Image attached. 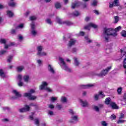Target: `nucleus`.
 Masks as SVG:
<instances>
[{
    "label": "nucleus",
    "mask_w": 126,
    "mask_h": 126,
    "mask_svg": "<svg viewBox=\"0 0 126 126\" xmlns=\"http://www.w3.org/2000/svg\"><path fill=\"white\" fill-rule=\"evenodd\" d=\"M122 29V27L119 26L115 29V32H113L114 30L112 28L104 29V33H103V36L105 42L108 43L109 42V40L110 39V36H113V37H116L117 36V32H119L120 30Z\"/></svg>",
    "instance_id": "obj_1"
},
{
    "label": "nucleus",
    "mask_w": 126,
    "mask_h": 126,
    "mask_svg": "<svg viewBox=\"0 0 126 126\" xmlns=\"http://www.w3.org/2000/svg\"><path fill=\"white\" fill-rule=\"evenodd\" d=\"M59 61L60 62V63H59V64L61 67V68H62V69H63V70H65L67 72H72L71 69L68 67V66H67V65L64 62V59L60 57L59 58Z\"/></svg>",
    "instance_id": "obj_2"
},
{
    "label": "nucleus",
    "mask_w": 126,
    "mask_h": 126,
    "mask_svg": "<svg viewBox=\"0 0 126 126\" xmlns=\"http://www.w3.org/2000/svg\"><path fill=\"white\" fill-rule=\"evenodd\" d=\"M36 50L37 51L36 55L38 57H44L45 56H47V53L42 51L44 50V47H43V46L40 45L37 46Z\"/></svg>",
    "instance_id": "obj_3"
},
{
    "label": "nucleus",
    "mask_w": 126,
    "mask_h": 126,
    "mask_svg": "<svg viewBox=\"0 0 126 126\" xmlns=\"http://www.w3.org/2000/svg\"><path fill=\"white\" fill-rule=\"evenodd\" d=\"M112 66H110L109 67H107L105 69L101 71V72L99 74H95V75H96L97 76H99V77H101V76H105V75H107L108 74V72L110 71V69H111Z\"/></svg>",
    "instance_id": "obj_4"
},
{
    "label": "nucleus",
    "mask_w": 126,
    "mask_h": 126,
    "mask_svg": "<svg viewBox=\"0 0 126 126\" xmlns=\"http://www.w3.org/2000/svg\"><path fill=\"white\" fill-rule=\"evenodd\" d=\"M48 86V83L47 82H43L42 84L39 87L40 90H43V89H44L45 90H46V91H48V92H52V90L50 89V88H45L46 86Z\"/></svg>",
    "instance_id": "obj_5"
},
{
    "label": "nucleus",
    "mask_w": 126,
    "mask_h": 126,
    "mask_svg": "<svg viewBox=\"0 0 126 126\" xmlns=\"http://www.w3.org/2000/svg\"><path fill=\"white\" fill-rule=\"evenodd\" d=\"M13 94H15V96H12L11 97V99L13 100H16V99H18L19 98H21L22 97V94H21L19 93V92H17L16 90H13L12 91Z\"/></svg>",
    "instance_id": "obj_6"
},
{
    "label": "nucleus",
    "mask_w": 126,
    "mask_h": 126,
    "mask_svg": "<svg viewBox=\"0 0 126 126\" xmlns=\"http://www.w3.org/2000/svg\"><path fill=\"white\" fill-rule=\"evenodd\" d=\"M69 113L70 114V115H72L71 119L72 121H74L75 122H77V121H78V117L77 116L75 115L76 113L74 112V111H73L72 109H69Z\"/></svg>",
    "instance_id": "obj_7"
},
{
    "label": "nucleus",
    "mask_w": 126,
    "mask_h": 126,
    "mask_svg": "<svg viewBox=\"0 0 126 126\" xmlns=\"http://www.w3.org/2000/svg\"><path fill=\"white\" fill-rule=\"evenodd\" d=\"M90 27H92L93 28L96 29L98 28V26L93 23H90L88 25L84 27V29L90 30Z\"/></svg>",
    "instance_id": "obj_8"
},
{
    "label": "nucleus",
    "mask_w": 126,
    "mask_h": 126,
    "mask_svg": "<svg viewBox=\"0 0 126 126\" xmlns=\"http://www.w3.org/2000/svg\"><path fill=\"white\" fill-rule=\"evenodd\" d=\"M57 22L59 23V24H65L67 26H70L73 24V23H72L71 22H69L68 21H65L62 22L61 19H57Z\"/></svg>",
    "instance_id": "obj_9"
},
{
    "label": "nucleus",
    "mask_w": 126,
    "mask_h": 126,
    "mask_svg": "<svg viewBox=\"0 0 126 126\" xmlns=\"http://www.w3.org/2000/svg\"><path fill=\"white\" fill-rule=\"evenodd\" d=\"M80 103L81 106L83 108H87L89 107V103H88V101L86 100H83L82 99H80Z\"/></svg>",
    "instance_id": "obj_10"
},
{
    "label": "nucleus",
    "mask_w": 126,
    "mask_h": 126,
    "mask_svg": "<svg viewBox=\"0 0 126 126\" xmlns=\"http://www.w3.org/2000/svg\"><path fill=\"white\" fill-rule=\"evenodd\" d=\"M30 111V106L26 105L24 107L19 110L20 113H25V112H29Z\"/></svg>",
    "instance_id": "obj_11"
},
{
    "label": "nucleus",
    "mask_w": 126,
    "mask_h": 126,
    "mask_svg": "<svg viewBox=\"0 0 126 126\" xmlns=\"http://www.w3.org/2000/svg\"><path fill=\"white\" fill-rule=\"evenodd\" d=\"M77 40L75 38H71L68 43V47L71 48L72 46H74L76 43Z\"/></svg>",
    "instance_id": "obj_12"
},
{
    "label": "nucleus",
    "mask_w": 126,
    "mask_h": 126,
    "mask_svg": "<svg viewBox=\"0 0 126 126\" xmlns=\"http://www.w3.org/2000/svg\"><path fill=\"white\" fill-rule=\"evenodd\" d=\"M24 97H28L29 100H35L37 98L35 96L32 95L31 94H28L27 93L24 94Z\"/></svg>",
    "instance_id": "obj_13"
},
{
    "label": "nucleus",
    "mask_w": 126,
    "mask_h": 126,
    "mask_svg": "<svg viewBox=\"0 0 126 126\" xmlns=\"http://www.w3.org/2000/svg\"><path fill=\"white\" fill-rule=\"evenodd\" d=\"M119 0H114L113 3H110L109 7L112 8L113 6H120Z\"/></svg>",
    "instance_id": "obj_14"
},
{
    "label": "nucleus",
    "mask_w": 126,
    "mask_h": 126,
    "mask_svg": "<svg viewBox=\"0 0 126 126\" xmlns=\"http://www.w3.org/2000/svg\"><path fill=\"white\" fill-rule=\"evenodd\" d=\"M121 54L122 55H123L122 57H124V56H125V58L124 59V60L123 61V67H124V68H126V51H124L123 50H121Z\"/></svg>",
    "instance_id": "obj_15"
},
{
    "label": "nucleus",
    "mask_w": 126,
    "mask_h": 126,
    "mask_svg": "<svg viewBox=\"0 0 126 126\" xmlns=\"http://www.w3.org/2000/svg\"><path fill=\"white\" fill-rule=\"evenodd\" d=\"M110 106L112 109H113V110H118V109L120 108L118 105H117V104H116V103L114 102L113 101L112 102H111Z\"/></svg>",
    "instance_id": "obj_16"
},
{
    "label": "nucleus",
    "mask_w": 126,
    "mask_h": 126,
    "mask_svg": "<svg viewBox=\"0 0 126 126\" xmlns=\"http://www.w3.org/2000/svg\"><path fill=\"white\" fill-rule=\"evenodd\" d=\"M48 69L49 72H50L52 74H55L56 73V71H55V69H54V67L52 66V65H48Z\"/></svg>",
    "instance_id": "obj_17"
},
{
    "label": "nucleus",
    "mask_w": 126,
    "mask_h": 126,
    "mask_svg": "<svg viewBox=\"0 0 126 126\" xmlns=\"http://www.w3.org/2000/svg\"><path fill=\"white\" fill-rule=\"evenodd\" d=\"M93 86H94V85L91 84H89L86 85H82L80 86L81 88L82 89H86L89 87H93Z\"/></svg>",
    "instance_id": "obj_18"
},
{
    "label": "nucleus",
    "mask_w": 126,
    "mask_h": 126,
    "mask_svg": "<svg viewBox=\"0 0 126 126\" xmlns=\"http://www.w3.org/2000/svg\"><path fill=\"white\" fill-rule=\"evenodd\" d=\"M23 79L25 82L28 83L29 82V80H30V76L29 75H25L23 77Z\"/></svg>",
    "instance_id": "obj_19"
},
{
    "label": "nucleus",
    "mask_w": 126,
    "mask_h": 126,
    "mask_svg": "<svg viewBox=\"0 0 126 126\" xmlns=\"http://www.w3.org/2000/svg\"><path fill=\"white\" fill-rule=\"evenodd\" d=\"M105 103L106 105H111V103H113V101H112V99H111V98L107 97L105 99Z\"/></svg>",
    "instance_id": "obj_20"
},
{
    "label": "nucleus",
    "mask_w": 126,
    "mask_h": 126,
    "mask_svg": "<svg viewBox=\"0 0 126 126\" xmlns=\"http://www.w3.org/2000/svg\"><path fill=\"white\" fill-rule=\"evenodd\" d=\"M8 5L11 7H15V6H16V2L13 1H10L8 3Z\"/></svg>",
    "instance_id": "obj_21"
},
{
    "label": "nucleus",
    "mask_w": 126,
    "mask_h": 126,
    "mask_svg": "<svg viewBox=\"0 0 126 126\" xmlns=\"http://www.w3.org/2000/svg\"><path fill=\"white\" fill-rule=\"evenodd\" d=\"M16 69L18 72H21V71H22V70L24 69V66L21 65V66H17L16 68Z\"/></svg>",
    "instance_id": "obj_22"
},
{
    "label": "nucleus",
    "mask_w": 126,
    "mask_h": 126,
    "mask_svg": "<svg viewBox=\"0 0 126 126\" xmlns=\"http://www.w3.org/2000/svg\"><path fill=\"white\" fill-rule=\"evenodd\" d=\"M31 30H35L36 29V25H35V22H32L31 23Z\"/></svg>",
    "instance_id": "obj_23"
},
{
    "label": "nucleus",
    "mask_w": 126,
    "mask_h": 126,
    "mask_svg": "<svg viewBox=\"0 0 126 126\" xmlns=\"http://www.w3.org/2000/svg\"><path fill=\"white\" fill-rule=\"evenodd\" d=\"M74 64L76 66H78L79 65V62H78L77 58L75 57L74 58Z\"/></svg>",
    "instance_id": "obj_24"
},
{
    "label": "nucleus",
    "mask_w": 126,
    "mask_h": 126,
    "mask_svg": "<svg viewBox=\"0 0 126 126\" xmlns=\"http://www.w3.org/2000/svg\"><path fill=\"white\" fill-rule=\"evenodd\" d=\"M92 108H93V110L95 111V112H100V109L99 108V107L97 106L93 105Z\"/></svg>",
    "instance_id": "obj_25"
},
{
    "label": "nucleus",
    "mask_w": 126,
    "mask_h": 126,
    "mask_svg": "<svg viewBox=\"0 0 126 126\" xmlns=\"http://www.w3.org/2000/svg\"><path fill=\"white\" fill-rule=\"evenodd\" d=\"M34 122L35 125L37 126H40V121L39 120V119L35 118L34 119Z\"/></svg>",
    "instance_id": "obj_26"
},
{
    "label": "nucleus",
    "mask_w": 126,
    "mask_h": 126,
    "mask_svg": "<svg viewBox=\"0 0 126 126\" xmlns=\"http://www.w3.org/2000/svg\"><path fill=\"white\" fill-rule=\"evenodd\" d=\"M72 16H75V17H77V16H79V15H80V13H79L78 11H75L74 12H73L72 13Z\"/></svg>",
    "instance_id": "obj_27"
},
{
    "label": "nucleus",
    "mask_w": 126,
    "mask_h": 126,
    "mask_svg": "<svg viewBox=\"0 0 126 126\" xmlns=\"http://www.w3.org/2000/svg\"><path fill=\"white\" fill-rule=\"evenodd\" d=\"M0 76L2 78H4V77H5V74H4L3 70L1 69H0Z\"/></svg>",
    "instance_id": "obj_28"
},
{
    "label": "nucleus",
    "mask_w": 126,
    "mask_h": 126,
    "mask_svg": "<svg viewBox=\"0 0 126 126\" xmlns=\"http://www.w3.org/2000/svg\"><path fill=\"white\" fill-rule=\"evenodd\" d=\"M7 15H8L9 17H12V16L14 15V14L13 12H12L11 11H7Z\"/></svg>",
    "instance_id": "obj_29"
},
{
    "label": "nucleus",
    "mask_w": 126,
    "mask_h": 126,
    "mask_svg": "<svg viewBox=\"0 0 126 126\" xmlns=\"http://www.w3.org/2000/svg\"><path fill=\"white\" fill-rule=\"evenodd\" d=\"M85 39L86 40V42L88 44H90V43H92V40L88 38V36H85Z\"/></svg>",
    "instance_id": "obj_30"
},
{
    "label": "nucleus",
    "mask_w": 126,
    "mask_h": 126,
    "mask_svg": "<svg viewBox=\"0 0 126 126\" xmlns=\"http://www.w3.org/2000/svg\"><path fill=\"white\" fill-rule=\"evenodd\" d=\"M37 20V17L36 16H32L30 17V20L31 21H34V20Z\"/></svg>",
    "instance_id": "obj_31"
},
{
    "label": "nucleus",
    "mask_w": 126,
    "mask_h": 126,
    "mask_svg": "<svg viewBox=\"0 0 126 126\" xmlns=\"http://www.w3.org/2000/svg\"><path fill=\"white\" fill-rule=\"evenodd\" d=\"M31 32L32 36H36L37 35V32L35 30H32Z\"/></svg>",
    "instance_id": "obj_32"
},
{
    "label": "nucleus",
    "mask_w": 126,
    "mask_h": 126,
    "mask_svg": "<svg viewBox=\"0 0 126 126\" xmlns=\"http://www.w3.org/2000/svg\"><path fill=\"white\" fill-rule=\"evenodd\" d=\"M12 59H13V56H9L8 57L7 62H8V63H11V61H12Z\"/></svg>",
    "instance_id": "obj_33"
},
{
    "label": "nucleus",
    "mask_w": 126,
    "mask_h": 126,
    "mask_svg": "<svg viewBox=\"0 0 126 126\" xmlns=\"http://www.w3.org/2000/svg\"><path fill=\"white\" fill-rule=\"evenodd\" d=\"M77 4H78L77 2L72 3L71 8H72L73 9H74L75 8L77 7Z\"/></svg>",
    "instance_id": "obj_34"
},
{
    "label": "nucleus",
    "mask_w": 126,
    "mask_h": 126,
    "mask_svg": "<svg viewBox=\"0 0 126 126\" xmlns=\"http://www.w3.org/2000/svg\"><path fill=\"white\" fill-rule=\"evenodd\" d=\"M61 6H62V5H61V3L57 2H56L55 3V7H56V8H57V9L61 8Z\"/></svg>",
    "instance_id": "obj_35"
},
{
    "label": "nucleus",
    "mask_w": 126,
    "mask_h": 126,
    "mask_svg": "<svg viewBox=\"0 0 126 126\" xmlns=\"http://www.w3.org/2000/svg\"><path fill=\"white\" fill-rule=\"evenodd\" d=\"M7 53V50H2L0 51V55H5Z\"/></svg>",
    "instance_id": "obj_36"
},
{
    "label": "nucleus",
    "mask_w": 126,
    "mask_h": 126,
    "mask_svg": "<svg viewBox=\"0 0 126 126\" xmlns=\"http://www.w3.org/2000/svg\"><path fill=\"white\" fill-rule=\"evenodd\" d=\"M99 96H100L99 94H95L94 95V98L95 101H98L99 100Z\"/></svg>",
    "instance_id": "obj_37"
},
{
    "label": "nucleus",
    "mask_w": 126,
    "mask_h": 126,
    "mask_svg": "<svg viewBox=\"0 0 126 126\" xmlns=\"http://www.w3.org/2000/svg\"><path fill=\"white\" fill-rule=\"evenodd\" d=\"M123 90V88H118L117 89V92H118V94L119 95H121L122 94V91Z\"/></svg>",
    "instance_id": "obj_38"
},
{
    "label": "nucleus",
    "mask_w": 126,
    "mask_h": 126,
    "mask_svg": "<svg viewBox=\"0 0 126 126\" xmlns=\"http://www.w3.org/2000/svg\"><path fill=\"white\" fill-rule=\"evenodd\" d=\"M61 101L62 102H63V103H66L67 102V99H66V97H64V96H63L61 98Z\"/></svg>",
    "instance_id": "obj_39"
},
{
    "label": "nucleus",
    "mask_w": 126,
    "mask_h": 126,
    "mask_svg": "<svg viewBox=\"0 0 126 126\" xmlns=\"http://www.w3.org/2000/svg\"><path fill=\"white\" fill-rule=\"evenodd\" d=\"M121 34L122 37H124L125 38H126V31H122Z\"/></svg>",
    "instance_id": "obj_40"
},
{
    "label": "nucleus",
    "mask_w": 126,
    "mask_h": 126,
    "mask_svg": "<svg viewBox=\"0 0 126 126\" xmlns=\"http://www.w3.org/2000/svg\"><path fill=\"white\" fill-rule=\"evenodd\" d=\"M34 114L35 113L34 112H32V115H30L29 116V119H30V120H31V121H34V117H33V116H34Z\"/></svg>",
    "instance_id": "obj_41"
},
{
    "label": "nucleus",
    "mask_w": 126,
    "mask_h": 126,
    "mask_svg": "<svg viewBox=\"0 0 126 126\" xmlns=\"http://www.w3.org/2000/svg\"><path fill=\"white\" fill-rule=\"evenodd\" d=\"M114 23L117 24V22H119V16H116L114 17Z\"/></svg>",
    "instance_id": "obj_42"
},
{
    "label": "nucleus",
    "mask_w": 126,
    "mask_h": 126,
    "mask_svg": "<svg viewBox=\"0 0 126 126\" xmlns=\"http://www.w3.org/2000/svg\"><path fill=\"white\" fill-rule=\"evenodd\" d=\"M0 43L1 44H4L5 45L6 43V40H5V39H4L1 38L0 39Z\"/></svg>",
    "instance_id": "obj_43"
},
{
    "label": "nucleus",
    "mask_w": 126,
    "mask_h": 126,
    "mask_svg": "<svg viewBox=\"0 0 126 126\" xmlns=\"http://www.w3.org/2000/svg\"><path fill=\"white\" fill-rule=\"evenodd\" d=\"M110 118L111 120H112L113 121V120H116V119H117V116H116V115H115V114H112V115H111Z\"/></svg>",
    "instance_id": "obj_44"
},
{
    "label": "nucleus",
    "mask_w": 126,
    "mask_h": 126,
    "mask_svg": "<svg viewBox=\"0 0 126 126\" xmlns=\"http://www.w3.org/2000/svg\"><path fill=\"white\" fill-rule=\"evenodd\" d=\"M36 62L39 66H40V65H42V63H43V61H42L41 60H37Z\"/></svg>",
    "instance_id": "obj_45"
},
{
    "label": "nucleus",
    "mask_w": 126,
    "mask_h": 126,
    "mask_svg": "<svg viewBox=\"0 0 126 126\" xmlns=\"http://www.w3.org/2000/svg\"><path fill=\"white\" fill-rule=\"evenodd\" d=\"M77 52V48L76 47H73L71 49V53H74Z\"/></svg>",
    "instance_id": "obj_46"
},
{
    "label": "nucleus",
    "mask_w": 126,
    "mask_h": 126,
    "mask_svg": "<svg viewBox=\"0 0 126 126\" xmlns=\"http://www.w3.org/2000/svg\"><path fill=\"white\" fill-rule=\"evenodd\" d=\"M46 22L47 23H48V24H49L50 25H52V21L50 19H46Z\"/></svg>",
    "instance_id": "obj_47"
},
{
    "label": "nucleus",
    "mask_w": 126,
    "mask_h": 126,
    "mask_svg": "<svg viewBox=\"0 0 126 126\" xmlns=\"http://www.w3.org/2000/svg\"><path fill=\"white\" fill-rule=\"evenodd\" d=\"M56 107H57L58 110H61V109H63V105H62L61 104H57L56 105Z\"/></svg>",
    "instance_id": "obj_48"
},
{
    "label": "nucleus",
    "mask_w": 126,
    "mask_h": 126,
    "mask_svg": "<svg viewBox=\"0 0 126 126\" xmlns=\"http://www.w3.org/2000/svg\"><path fill=\"white\" fill-rule=\"evenodd\" d=\"M125 122H126V121L125 120H122L121 119H119L118 121H117V124H124V123H125Z\"/></svg>",
    "instance_id": "obj_49"
},
{
    "label": "nucleus",
    "mask_w": 126,
    "mask_h": 126,
    "mask_svg": "<svg viewBox=\"0 0 126 126\" xmlns=\"http://www.w3.org/2000/svg\"><path fill=\"white\" fill-rule=\"evenodd\" d=\"M18 86L21 87V86H23V83L21 81H19L18 83Z\"/></svg>",
    "instance_id": "obj_50"
},
{
    "label": "nucleus",
    "mask_w": 126,
    "mask_h": 126,
    "mask_svg": "<svg viewBox=\"0 0 126 126\" xmlns=\"http://www.w3.org/2000/svg\"><path fill=\"white\" fill-rule=\"evenodd\" d=\"M101 125L103 126H108V123H106V121H102Z\"/></svg>",
    "instance_id": "obj_51"
},
{
    "label": "nucleus",
    "mask_w": 126,
    "mask_h": 126,
    "mask_svg": "<svg viewBox=\"0 0 126 126\" xmlns=\"http://www.w3.org/2000/svg\"><path fill=\"white\" fill-rule=\"evenodd\" d=\"M18 79L19 81H22V75H18Z\"/></svg>",
    "instance_id": "obj_52"
},
{
    "label": "nucleus",
    "mask_w": 126,
    "mask_h": 126,
    "mask_svg": "<svg viewBox=\"0 0 126 126\" xmlns=\"http://www.w3.org/2000/svg\"><path fill=\"white\" fill-rule=\"evenodd\" d=\"M35 93V90L33 89H31L29 93H28V94H31V95H32V94Z\"/></svg>",
    "instance_id": "obj_53"
},
{
    "label": "nucleus",
    "mask_w": 126,
    "mask_h": 126,
    "mask_svg": "<svg viewBox=\"0 0 126 126\" xmlns=\"http://www.w3.org/2000/svg\"><path fill=\"white\" fill-rule=\"evenodd\" d=\"M124 118H125V114L123 113H121L119 120H122V119H124Z\"/></svg>",
    "instance_id": "obj_54"
},
{
    "label": "nucleus",
    "mask_w": 126,
    "mask_h": 126,
    "mask_svg": "<svg viewBox=\"0 0 126 126\" xmlns=\"http://www.w3.org/2000/svg\"><path fill=\"white\" fill-rule=\"evenodd\" d=\"M51 101H52V102H55V101H57V97H51Z\"/></svg>",
    "instance_id": "obj_55"
},
{
    "label": "nucleus",
    "mask_w": 126,
    "mask_h": 126,
    "mask_svg": "<svg viewBox=\"0 0 126 126\" xmlns=\"http://www.w3.org/2000/svg\"><path fill=\"white\" fill-rule=\"evenodd\" d=\"M99 94V96L100 95H101V98H104V97H105V94H103L102 92H100Z\"/></svg>",
    "instance_id": "obj_56"
},
{
    "label": "nucleus",
    "mask_w": 126,
    "mask_h": 126,
    "mask_svg": "<svg viewBox=\"0 0 126 126\" xmlns=\"http://www.w3.org/2000/svg\"><path fill=\"white\" fill-rule=\"evenodd\" d=\"M48 115H50V116L54 115V112L51 110L48 111Z\"/></svg>",
    "instance_id": "obj_57"
},
{
    "label": "nucleus",
    "mask_w": 126,
    "mask_h": 126,
    "mask_svg": "<svg viewBox=\"0 0 126 126\" xmlns=\"http://www.w3.org/2000/svg\"><path fill=\"white\" fill-rule=\"evenodd\" d=\"M23 27H24V24H21L19 25L18 26V28H21V29L23 28Z\"/></svg>",
    "instance_id": "obj_58"
},
{
    "label": "nucleus",
    "mask_w": 126,
    "mask_h": 126,
    "mask_svg": "<svg viewBox=\"0 0 126 126\" xmlns=\"http://www.w3.org/2000/svg\"><path fill=\"white\" fill-rule=\"evenodd\" d=\"M92 5H93L94 6L97 5V1L94 0L92 4Z\"/></svg>",
    "instance_id": "obj_59"
},
{
    "label": "nucleus",
    "mask_w": 126,
    "mask_h": 126,
    "mask_svg": "<svg viewBox=\"0 0 126 126\" xmlns=\"http://www.w3.org/2000/svg\"><path fill=\"white\" fill-rule=\"evenodd\" d=\"M93 11H94V13L96 14V15H99V11L98 10H94Z\"/></svg>",
    "instance_id": "obj_60"
},
{
    "label": "nucleus",
    "mask_w": 126,
    "mask_h": 126,
    "mask_svg": "<svg viewBox=\"0 0 126 126\" xmlns=\"http://www.w3.org/2000/svg\"><path fill=\"white\" fill-rule=\"evenodd\" d=\"M36 105L35 103H32L30 104V107H32H32H36Z\"/></svg>",
    "instance_id": "obj_61"
},
{
    "label": "nucleus",
    "mask_w": 126,
    "mask_h": 126,
    "mask_svg": "<svg viewBox=\"0 0 126 126\" xmlns=\"http://www.w3.org/2000/svg\"><path fill=\"white\" fill-rule=\"evenodd\" d=\"M2 110H3V111H5L6 110H7L8 111V110H9V108L7 107H2Z\"/></svg>",
    "instance_id": "obj_62"
},
{
    "label": "nucleus",
    "mask_w": 126,
    "mask_h": 126,
    "mask_svg": "<svg viewBox=\"0 0 126 126\" xmlns=\"http://www.w3.org/2000/svg\"><path fill=\"white\" fill-rule=\"evenodd\" d=\"M85 20L86 21V22H88V21L90 20V18L89 17H86Z\"/></svg>",
    "instance_id": "obj_63"
},
{
    "label": "nucleus",
    "mask_w": 126,
    "mask_h": 126,
    "mask_svg": "<svg viewBox=\"0 0 126 126\" xmlns=\"http://www.w3.org/2000/svg\"><path fill=\"white\" fill-rule=\"evenodd\" d=\"M103 104H98V107L99 108V109H101V108H103Z\"/></svg>",
    "instance_id": "obj_64"
}]
</instances>
